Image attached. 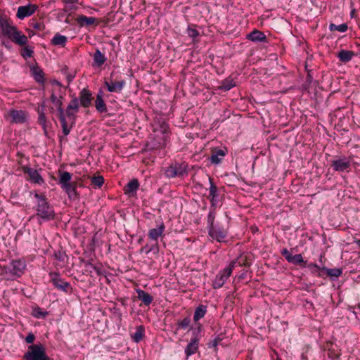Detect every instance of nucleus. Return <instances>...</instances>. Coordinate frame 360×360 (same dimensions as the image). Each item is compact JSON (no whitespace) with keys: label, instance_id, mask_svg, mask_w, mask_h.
Listing matches in <instances>:
<instances>
[{"label":"nucleus","instance_id":"obj_8","mask_svg":"<svg viewBox=\"0 0 360 360\" xmlns=\"http://www.w3.org/2000/svg\"><path fill=\"white\" fill-rule=\"evenodd\" d=\"M351 158L349 157H339L330 161V167L335 172H349L351 168Z\"/></svg>","mask_w":360,"mask_h":360},{"label":"nucleus","instance_id":"obj_12","mask_svg":"<svg viewBox=\"0 0 360 360\" xmlns=\"http://www.w3.org/2000/svg\"><path fill=\"white\" fill-rule=\"evenodd\" d=\"M78 112L74 111H68L65 110V123H66V129L64 130V125H61L62 131L64 136H68L70 134L71 129L75 126L76 120H77V113Z\"/></svg>","mask_w":360,"mask_h":360},{"label":"nucleus","instance_id":"obj_59","mask_svg":"<svg viewBox=\"0 0 360 360\" xmlns=\"http://www.w3.org/2000/svg\"><path fill=\"white\" fill-rule=\"evenodd\" d=\"M112 313L117 317L119 321H122V314L119 308L116 306H114L112 309H110Z\"/></svg>","mask_w":360,"mask_h":360},{"label":"nucleus","instance_id":"obj_63","mask_svg":"<svg viewBox=\"0 0 360 360\" xmlns=\"http://www.w3.org/2000/svg\"><path fill=\"white\" fill-rule=\"evenodd\" d=\"M339 354H337L335 353V352L334 350H332V349H329L328 352V358H330L331 360H335L336 359H338L339 358Z\"/></svg>","mask_w":360,"mask_h":360},{"label":"nucleus","instance_id":"obj_28","mask_svg":"<svg viewBox=\"0 0 360 360\" xmlns=\"http://www.w3.org/2000/svg\"><path fill=\"white\" fill-rule=\"evenodd\" d=\"M198 347L199 342H198L197 338L191 339V341L188 342L184 350L186 358H188L190 356L195 354L198 351Z\"/></svg>","mask_w":360,"mask_h":360},{"label":"nucleus","instance_id":"obj_4","mask_svg":"<svg viewBox=\"0 0 360 360\" xmlns=\"http://www.w3.org/2000/svg\"><path fill=\"white\" fill-rule=\"evenodd\" d=\"M104 85L109 92L120 93L125 86V80L112 71L110 77L105 79Z\"/></svg>","mask_w":360,"mask_h":360},{"label":"nucleus","instance_id":"obj_61","mask_svg":"<svg viewBox=\"0 0 360 360\" xmlns=\"http://www.w3.org/2000/svg\"><path fill=\"white\" fill-rule=\"evenodd\" d=\"M25 340L26 343L32 344L35 340V335L32 332L29 333L27 334V335L26 336Z\"/></svg>","mask_w":360,"mask_h":360},{"label":"nucleus","instance_id":"obj_15","mask_svg":"<svg viewBox=\"0 0 360 360\" xmlns=\"http://www.w3.org/2000/svg\"><path fill=\"white\" fill-rule=\"evenodd\" d=\"M153 131L155 133H160L161 136L167 139L169 134V125L162 119H158L154 121L153 124Z\"/></svg>","mask_w":360,"mask_h":360},{"label":"nucleus","instance_id":"obj_34","mask_svg":"<svg viewBox=\"0 0 360 360\" xmlns=\"http://www.w3.org/2000/svg\"><path fill=\"white\" fill-rule=\"evenodd\" d=\"M145 335V327L143 325H140L136 328V332L134 333L131 334V340L136 342H140Z\"/></svg>","mask_w":360,"mask_h":360},{"label":"nucleus","instance_id":"obj_49","mask_svg":"<svg viewBox=\"0 0 360 360\" xmlns=\"http://www.w3.org/2000/svg\"><path fill=\"white\" fill-rule=\"evenodd\" d=\"M348 29V25L347 23H342L340 25H336L334 23H330L329 25V30L331 32L338 31L340 32H345Z\"/></svg>","mask_w":360,"mask_h":360},{"label":"nucleus","instance_id":"obj_56","mask_svg":"<svg viewBox=\"0 0 360 360\" xmlns=\"http://www.w3.org/2000/svg\"><path fill=\"white\" fill-rule=\"evenodd\" d=\"M79 261L81 263L84 264V266H85V271L89 274H91L92 273V271L91 269H89V266H92V261H93V259H85L84 258H82V257H79Z\"/></svg>","mask_w":360,"mask_h":360},{"label":"nucleus","instance_id":"obj_26","mask_svg":"<svg viewBox=\"0 0 360 360\" xmlns=\"http://www.w3.org/2000/svg\"><path fill=\"white\" fill-rule=\"evenodd\" d=\"M77 22L79 27H88L91 25H98L97 19L94 17H87L84 15H79L77 18Z\"/></svg>","mask_w":360,"mask_h":360},{"label":"nucleus","instance_id":"obj_54","mask_svg":"<svg viewBox=\"0 0 360 360\" xmlns=\"http://www.w3.org/2000/svg\"><path fill=\"white\" fill-rule=\"evenodd\" d=\"M195 25H189L187 28V34L188 35L193 38V40L195 41V39L199 36V32L195 28Z\"/></svg>","mask_w":360,"mask_h":360},{"label":"nucleus","instance_id":"obj_50","mask_svg":"<svg viewBox=\"0 0 360 360\" xmlns=\"http://www.w3.org/2000/svg\"><path fill=\"white\" fill-rule=\"evenodd\" d=\"M198 325V327L195 328H193V326H191L189 328V330H193V338L191 339H196L198 340V342H200V339L202 337L201 332L202 329V326L200 323H196Z\"/></svg>","mask_w":360,"mask_h":360},{"label":"nucleus","instance_id":"obj_25","mask_svg":"<svg viewBox=\"0 0 360 360\" xmlns=\"http://www.w3.org/2000/svg\"><path fill=\"white\" fill-rule=\"evenodd\" d=\"M136 293L138 300H141L145 306L148 307L152 303L153 297L148 292L142 289H136Z\"/></svg>","mask_w":360,"mask_h":360},{"label":"nucleus","instance_id":"obj_43","mask_svg":"<svg viewBox=\"0 0 360 360\" xmlns=\"http://www.w3.org/2000/svg\"><path fill=\"white\" fill-rule=\"evenodd\" d=\"M306 262L307 261L303 259L301 254H297L292 256L289 263L304 268L306 266Z\"/></svg>","mask_w":360,"mask_h":360},{"label":"nucleus","instance_id":"obj_58","mask_svg":"<svg viewBox=\"0 0 360 360\" xmlns=\"http://www.w3.org/2000/svg\"><path fill=\"white\" fill-rule=\"evenodd\" d=\"M281 254L283 257H285V259L290 262V259L292 256V255L290 252V251L287 248H283L281 251Z\"/></svg>","mask_w":360,"mask_h":360},{"label":"nucleus","instance_id":"obj_23","mask_svg":"<svg viewBox=\"0 0 360 360\" xmlns=\"http://www.w3.org/2000/svg\"><path fill=\"white\" fill-rule=\"evenodd\" d=\"M9 39L19 46H25L28 42L27 36L21 34V32L18 31L17 28L13 30Z\"/></svg>","mask_w":360,"mask_h":360},{"label":"nucleus","instance_id":"obj_17","mask_svg":"<svg viewBox=\"0 0 360 360\" xmlns=\"http://www.w3.org/2000/svg\"><path fill=\"white\" fill-rule=\"evenodd\" d=\"M37 9V6L35 4H29L26 6L18 7L16 13V17L18 19L22 20L26 17L32 15Z\"/></svg>","mask_w":360,"mask_h":360},{"label":"nucleus","instance_id":"obj_52","mask_svg":"<svg viewBox=\"0 0 360 360\" xmlns=\"http://www.w3.org/2000/svg\"><path fill=\"white\" fill-rule=\"evenodd\" d=\"M53 256L55 259L59 262H65L68 260V257L65 251L58 250L54 252Z\"/></svg>","mask_w":360,"mask_h":360},{"label":"nucleus","instance_id":"obj_18","mask_svg":"<svg viewBox=\"0 0 360 360\" xmlns=\"http://www.w3.org/2000/svg\"><path fill=\"white\" fill-rule=\"evenodd\" d=\"M22 171L27 174L30 180L34 184H42L44 183V179L37 169L29 167L28 166L22 167Z\"/></svg>","mask_w":360,"mask_h":360},{"label":"nucleus","instance_id":"obj_24","mask_svg":"<svg viewBox=\"0 0 360 360\" xmlns=\"http://www.w3.org/2000/svg\"><path fill=\"white\" fill-rule=\"evenodd\" d=\"M165 229V224L162 221L158 228L151 229L148 231V236L150 240L158 241V238L162 236Z\"/></svg>","mask_w":360,"mask_h":360},{"label":"nucleus","instance_id":"obj_21","mask_svg":"<svg viewBox=\"0 0 360 360\" xmlns=\"http://www.w3.org/2000/svg\"><path fill=\"white\" fill-rule=\"evenodd\" d=\"M139 182L138 179H133L129 181L123 188L124 194L129 197H134L136 195L137 190L139 188Z\"/></svg>","mask_w":360,"mask_h":360},{"label":"nucleus","instance_id":"obj_19","mask_svg":"<svg viewBox=\"0 0 360 360\" xmlns=\"http://www.w3.org/2000/svg\"><path fill=\"white\" fill-rule=\"evenodd\" d=\"M8 115L12 118L13 123L22 124L27 121V113L22 110L11 109L8 111Z\"/></svg>","mask_w":360,"mask_h":360},{"label":"nucleus","instance_id":"obj_13","mask_svg":"<svg viewBox=\"0 0 360 360\" xmlns=\"http://www.w3.org/2000/svg\"><path fill=\"white\" fill-rule=\"evenodd\" d=\"M80 106L84 108H89L92 105L94 97L91 91L88 88L82 89L77 97Z\"/></svg>","mask_w":360,"mask_h":360},{"label":"nucleus","instance_id":"obj_27","mask_svg":"<svg viewBox=\"0 0 360 360\" xmlns=\"http://www.w3.org/2000/svg\"><path fill=\"white\" fill-rule=\"evenodd\" d=\"M54 105L56 107V109L58 111L57 116L60 122V125H63V126L64 125V130H67L66 129V123H65V109H64V108H63V102L58 99V101H57L54 103Z\"/></svg>","mask_w":360,"mask_h":360},{"label":"nucleus","instance_id":"obj_5","mask_svg":"<svg viewBox=\"0 0 360 360\" xmlns=\"http://www.w3.org/2000/svg\"><path fill=\"white\" fill-rule=\"evenodd\" d=\"M49 275L50 277V282L56 289L64 292L65 294L70 295L72 293L73 288L71 284L62 278L59 273L50 272Z\"/></svg>","mask_w":360,"mask_h":360},{"label":"nucleus","instance_id":"obj_2","mask_svg":"<svg viewBox=\"0 0 360 360\" xmlns=\"http://www.w3.org/2000/svg\"><path fill=\"white\" fill-rule=\"evenodd\" d=\"M58 184L68 195L70 200L74 201L80 198V193L77 191V188L82 187L83 185L77 181H72V173L58 169Z\"/></svg>","mask_w":360,"mask_h":360},{"label":"nucleus","instance_id":"obj_37","mask_svg":"<svg viewBox=\"0 0 360 360\" xmlns=\"http://www.w3.org/2000/svg\"><path fill=\"white\" fill-rule=\"evenodd\" d=\"M207 312V306L200 304L197 307L194 311L193 320L197 323L200 319L203 318Z\"/></svg>","mask_w":360,"mask_h":360},{"label":"nucleus","instance_id":"obj_11","mask_svg":"<svg viewBox=\"0 0 360 360\" xmlns=\"http://www.w3.org/2000/svg\"><path fill=\"white\" fill-rule=\"evenodd\" d=\"M30 71L34 80L44 87L46 83L45 72L44 70L36 63L35 65H30Z\"/></svg>","mask_w":360,"mask_h":360},{"label":"nucleus","instance_id":"obj_51","mask_svg":"<svg viewBox=\"0 0 360 360\" xmlns=\"http://www.w3.org/2000/svg\"><path fill=\"white\" fill-rule=\"evenodd\" d=\"M30 26L39 31H43L46 28V26L43 22H39L35 18H32L31 20Z\"/></svg>","mask_w":360,"mask_h":360},{"label":"nucleus","instance_id":"obj_1","mask_svg":"<svg viewBox=\"0 0 360 360\" xmlns=\"http://www.w3.org/2000/svg\"><path fill=\"white\" fill-rule=\"evenodd\" d=\"M37 199L35 217L39 224L43 222L53 221L56 219V212L53 206L48 200L45 193L35 192L34 194Z\"/></svg>","mask_w":360,"mask_h":360},{"label":"nucleus","instance_id":"obj_33","mask_svg":"<svg viewBox=\"0 0 360 360\" xmlns=\"http://www.w3.org/2000/svg\"><path fill=\"white\" fill-rule=\"evenodd\" d=\"M37 122L41 126L45 136L49 138L48 128L51 127V124L48 121L46 115L41 113V115L38 116Z\"/></svg>","mask_w":360,"mask_h":360},{"label":"nucleus","instance_id":"obj_46","mask_svg":"<svg viewBox=\"0 0 360 360\" xmlns=\"http://www.w3.org/2000/svg\"><path fill=\"white\" fill-rule=\"evenodd\" d=\"M216 209H217V207H212V205H210V212H209V214L207 216V229L215 226L214 222V219H215V216H216Z\"/></svg>","mask_w":360,"mask_h":360},{"label":"nucleus","instance_id":"obj_57","mask_svg":"<svg viewBox=\"0 0 360 360\" xmlns=\"http://www.w3.org/2000/svg\"><path fill=\"white\" fill-rule=\"evenodd\" d=\"M91 268H92V269H94L96 272L98 276H103L105 274V271L103 270L102 264L101 263H99L98 265H95L92 264Z\"/></svg>","mask_w":360,"mask_h":360},{"label":"nucleus","instance_id":"obj_64","mask_svg":"<svg viewBox=\"0 0 360 360\" xmlns=\"http://www.w3.org/2000/svg\"><path fill=\"white\" fill-rule=\"evenodd\" d=\"M50 101L52 103H55L57 101H58V96H56L55 93H54V91L52 90L51 91V96H50Z\"/></svg>","mask_w":360,"mask_h":360},{"label":"nucleus","instance_id":"obj_60","mask_svg":"<svg viewBox=\"0 0 360 360\" xmlns=\"http://www.w3.org/2000/svg\"><path fill=\"white\" fill-rule=\"evenodd\" d=\"M46 100H44L39 105L37 109V112L39 116L42 114H45L44 111L46 110Z\"/></svg>","mask_w":360,"mask_h":360},{"label":"nucleus","instance_id":"obj_45","mask_svg":"<svg viewBox=\"0 0 360 360\" xmlns=\"http://www.w3.org/2000/svg\"><path fill=\"white\" fill-rule=\"evenodd\" d=\"M191 321L190 316H186L182 320H178L176 322V330H185L191 327Z\"/></svg>","mask_w":360,"mask_h":360},{"label":"nucleus","instance_id":"obj_48","mask_svg":"<svg viewBox=\"0 0 360 360\" xmlns=\"http://www.w3.org/2000/svg\"><path fill=\"white\" fill-rule=\"evenodd\" d=\"M233 262H236V264L237 263L238 264V266H250L251 265V262L249 260V259L248 258L247 256L245 255H240V256H238L236 260H234Z\"/></svg>","mask_w":360,"mask_h":360},{"label":"nucleus","instance_id":"obj_7","mask_svg":"<svg viewBox=\"0 0 360 360\" xmlns=\"http://www.w3.org/2000/svg\"><path fill=\"white\" fill-rule=\"evenodd\" d=\"M236 262H230L228 267L224 269L222 271H220L217 276H215V279L213 281L212 287L214 289H218L221 288L226 280L231 275L232 271L235 266Z\"/></svg>","mask_w":360,"mask_h":360},{"label":"nucleus","instance_id":"obj_62","mask_svg":"<svg viewBox=\"0 0 360 360\" xmlns=\"http://www.w3.org/2000/svg\"><path fill=\"white\" fill-rule=\"evenodd\" d=\"M150 252H159V245L158 243L154 245H152L148 250L146 251V254H148Z\"/></svg>","mask_w":360,"mask_h":360},{"label":"nucleus","instance_id":"obj_16","mask_svg":"<svg viewBox=\"0 0 360 360\" xmlns=\"http://www.w3.org/2000/svg\"><path fill=\"white\" fill-rule=\"evenodd\" d=\"M11 269H10V272L11 274L20 277L24 273L26 269V264L25 260L23 259H15L12 260L11 262Z\"/></svg>","mask_w":360,"mask_h":360},{"label":"nucleus","instance_id":"obj_55","mask_svg":"<svg viewBox=\"0 0 360 360\" xmlns=\"http://www.w3.org/2000/svg\"><path fill=\"white\" fill-rule=\"evenodd\" d=\"M20 55L24 58H26L27 57L28 58H31V57H33L34 51H33L32 49H31V48H30L28 46H25V47H24L23 49H21Z\"/></svg>","mask_w":360,"mask_h":360},{"label":"nucleus","instance_id":"obj_44","mask_svg":"<svg viewBox=\"0 0 360 360\" xmlns=\"http://www.w3.org/2000/svg\"><path fill=\"white\" fill-rule=\"evenodd\" d=\"M306 267L310 270L311 274H314L316 272H318L317 276L323 277V271H321V268H322L321 266L317 265L315 263L308 264L307 262H306V266L304 268H306Z\"/></svg>","mask_w":360,"mask_h":360},{"label":"nucleus","instance_id":"obj_3","mask_svg":"<svg viewBox=\"0 0 360 360\" xmlns=\"http://www.w3.org/2000/svg\"><path fill=\"white\" fill-rule=\"evenodd\" d=\"M22 359L24 360H52L46 354L45 347L40 342L30 345Z\"/></svg>","mask_w":360,"mask_h":360},{"label":"nucleus","instance_id":"obj_42","mask_svg":"<svg viewBox=\"0 0 360 360\" xmlns=\"http://www.w3.org/2000/svg\"><path fill=\"white\" fill-rule=\"evenodd\" d=\"M49 314V312L39 307L32 308V315L37 319H45Z\"/></svg>","mask_w":360,"mask_h":360},{"label":"nucleus","instance_id":"obj_40","mask_svg":"<svg viewBox=\"0 0 360 360\" xmlns=\"http://www.w3.org/2000/svg\"><path fill=\"white\" fill-rule=\"evenodd\" d=\"M60 72L63 75L66 77L68 85L69 86L76 77V71L75 70L72 72H70L68 66L64 65L61 68Z\"/></svg>","mask_w":360,"mask_h":360},{"label":"nucleus","instance_id":"obj_10","mask_svg":"<svg viewBox=\"0 0 360 360\" xmlns=\"http://www.w3.org/2000/svg\"><path fill=\"white\" fill-rule=\"evenodd\" d=\"M208 234L212 239L216 240L217 242L223 243L226 242L225 238L228 236V231L223 227L214 226L208 228Z\"/></svg>","mask_w":360,"mask_h":360},{"label":"nucleus","instance_id":"obj_30","mask_svg":"<svg viewBox=\"0 0 360 360\" xmlns=\"http://www.w3.org/2000/svg\"><path fill=\"white\" fill-rule=\"evenodd\" d=\"M247 39L254 42L266 41V37L262 31L255 30L247 35Z\"/></svg>","mask_w":360,"mask_h":360},{"label":"nucleus","instance_id":"obj_29","mask_svg":"<svg viewBox=\"0 0 360 360\" xmlns=\"http://www.w3.org/2000/svg\"><path fill=\"white\" fill-rule=\"evenodd\" d=\"M306 70L307 72L305 82L303 83L301 86V90L302 91H309V89L311 87V85L312 83H314L316 86L319 84V82L317 80L314 81L313 80V76L311 73V70H308L307 67H305Z\"/></svg>","mask_w":360,"mask_h":360},{"label":"nucleus","instance_id":"obj_6","mask_svg":"<svg viewBox=\"0 0 360 360\" xmlns=\"http://www.w3.org/2000/svg\"><path fill=\"white\" fill-rule=\"evenodd\" d=\"M188 167L186 162H175L166 168L165 174L168 178L184 176L188 175Z\"/></svg>","mask_w":360,"mask_h":360},{"label":"nucleus","instance_id":"obj_22","mask_svg":"<svg viewBox=\"0 0 360 360\" xmlns=\"http://www.w3.org/2000/svg\"><path fill=\"white\" fill-rule=\"evenodd\" d=\"M210 187V194L208 198L210 200V204L212 207H217V202H219V191L217 186L213 181L212 178L209 179Z\"/></svg>","mask_w":360,"mask_h":360},{"label":"nucleus","instance_id":"obj_36","mask_svg":"<svg viewBox=\"0 0 360 360\" xmlns=\"http://www.w3.org/2000/svg\"><path fill=\"white\" fill-rule=\"evenodd\" d=\"M321 271L326 274L327 276L333 278H338L342 274V268H333V269H328L326 266H322Z\"/></svg>","mask_w":360,"mask_h":360},{"label":"nucleus","instance_id":"obj_31","mask_svg":"<svg viewBox=\"0 0 360 360\" xmlns=\"http://www.w3.org/2000/svg\"><path fill=\"white\" fill-rule=\"evenodd\" d=\"M355 53L352 51L342 49L338 53L337 56L340 62L347 63L352 59Z\"/></svg>","mask_w":360,"mask_h":360},{"label":"nucleus","instance_id":"obj_53","mask_svg":"<svg viewBox=\"0 0 360 360\" xmlns=\"http://www.w3.org/2000/svg\"><path fill=\"white\" fill-rule=\"evenodd\" d=\"M91 184L95 187L101 188L104 184V178L103 176H94L91 179Z\"/></svg>","mask_w":360,"mask_h":360},{"label":"nucleus","instance_id":"obj_39","mask_svg":"<svg viewBox=\"0 0 360 360\" xmlns=\"http://www.w3.org/2000/svg\"><path fill=\"white\" fill-rule=\"evenodd\" d=\"M67 41L68 38L65 36L57 33L51 39V44L54 46H60L62 47H64Z\"/></svg>","mask_w":360,"mask_h":360},{"label":"nucleus","instance_id":"obj_41","mask_svg":"<svg viewBox=\"0 0 360 360\" xmlns=\"http://www.w3.org/2000/svg\"><path fill=\"white\" fill-rule=\"evenodd\" d=\"M95 108L101 114L106 113L108 112V108L103 98H96Z\"/></svg>","mask_w":360,"mask_h":360},{"label":"nucleus","instance_id":"obj_35","mask_svg":"<svg viewBox=\"0 0 360 360\" xmlns=\"http://www.w3.org/2000/svg\"><path fill=\"white\" fill-rule=\"evenodd\" d=\"M94 64L93 66L101 67L106 61V58L101 51L96 49L95 53L93 55Z\"/></svg>","mask_w":360,"mask_h":360},{"label":"nucleus","instance_id":"obj_14","mask_svg":"<svg viewBox=\"0 0 360 360\" xmlns=\"http://www.w3.org/2000/svg\"><path fill=\"white\" fill-rule=\"evenodd\" d=\"M15 28L16 27L11 25L10 19L0 15V34H2L9 39Z\"/></svg>","mask_w":360,"mask_h":360},{"label":"nucleus","instance_id":"obj_9","mask_svg":"<svg viewBox=\"0 0 360 360\" xmlns=\"http://www.w3.org/2000/svg\"><path fill=\"white\" fill-rule=\"evenodd\" d=\"M166 138L160 137L158 134L156 137L151 139L150 141H147L145 144V147L143 149V151H155L159 150L166 145Z\"/></svg>","mask_w":360,"mask_h":360},{"label":"nucleus","instance_id":"obj_47","mask_svg":"<svg viewBox=\"0 0 360 360\" xmlns=\"http://www.w3.org/2000/svg\"><path fill=\"white\" fill-rule=\"evenodd\" d=\"M224 338V334L220 333L213 340L210 341L207 343V346L209 348H214V350H217V346L221 344V342Z\"/></svg>","mask_w":360,"mask_h":360},{"label":"nucleus","instance_id":"obj_20","mask_svg":"<svg viewBox=\"0 0 360 360\" xmlns=\"http://www.w3.org/2000/svg\"><path fill=\"white\" fill-rule=\"evenodd\" d=\"M211 156L210 160L212 163L218 165L221 162L223 158L227 153V149L225 148L224 149H221L219 148H213L211 150Z\"/></svg>","mask_w":360,"mask_h":360},{"label":"nucleus","instance_id":"obj_38","mask_svg":"<svg viewBox=\"0 0 360 360\" xmlns=\"http://www.w3.org/2000/svg\"><path fill=\"white\" fill-rule=\"evenodd\" d=\"M71 100L67 105L65 110L79 112V102L77 97L74 94L71 96Z\"/></svg>","mask_w":360,"mask_h":360},{"label":"nucleus","instance_id":"obj_32","mask_svg":"<svg viewBox=\"0 0 360 360\" xmlns=\"http://www.w3.org/2000/svg\"><path fill=\"white\" fill-rule=\"evenodd\" d=\"M236 86V83L231 77H228L221 81V85L217 87L220 91H227Z\"/></svg>","mask_w":360,"mask_h":360}]
</instances>
